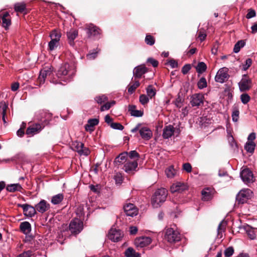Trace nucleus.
I'll list each match as a JSON object with an SVG mask.
<instances>
[{"mask_svg": "<svg viewBox=\"0 0 257 257\" xmlns=\"http://www.w3.org/2000/svg\"><path fill=\"white\" fill-rule=\"evenodd\" d=\"M104 105H102L100 107V110L101 111L109 109L111 107V106L115 104V101L113 100V101H111V102H107L106 101Z\"/></svg>", "mask_w": 257, "mask_h": 257, "instance_id": "obj_42", "label": "nucleus"}, {"mask_svg": "<svg viewBox=\"0 0 257 257\" xmlns=\"http://www.w3.org/2000/svg\"><path fill=\"white\" fill-rule=\"evenodd\" d=\"M206 37V34L204 31H199L198 38L201 42L203 41Z\"/></svg>", "mask_w": 257, "mask_h": 257, "instance_id": "obj_58", "label": "nucleus"}, {"mask_svg": "<svg viewBox=\"0 0 257 257\" xmlns=\"http://www.w3.org/2000/svg\"><path fill=\"white\" fill-rule=\"evenodd\" d=\"M19 206L23 208L24 214L26 216L32 217L36 213L35 207L31 205L25 204H19Z\"/></svg>", "mask_w": 257, "mask_h": 257, "instance_id": "obj_20", "label": "nucleus"}, {"mask_svg": "<svg viewBox=\"0 0 257 257\" xmlns=\"http://www.w3.org/2000/svg\"><path fill=\"white\" fill-rule=\"evenodd\" d=\"M252 192L249 189H244L240 191L236 196V201L238 203L243 204L250 199Z\"/></svg>", "mask_w": 257, "mask_h": 257, "instance_id": "obj_4", "label": "nucleus"}, {"mask_svg": "<svg viewBox=\"0 0 257 257\" xmlns=\"http://www.w3.org/2000/svg\"><path fill=\"white\" fill-rule=\"evenodd\" d=\"M164 239L170 243H175L181 240V234L175 225L165 228Z\"/></svg>", "mask_w": 257, "mask_h": 257, "instance_id": "obj_1", "label": "nucleus"}, {"mask_svg": "<svg viewBox=\"0 0 257 257\" xmlns=\"http://www.w3.org/2000/svg\"><path fill=\"white\" fill-rule=\"evenodd\" d=\"M255 144L253 142H247L245 146V149L249 153H252L255 148Z\"/></svg>", "mask_w": 257, "mask_h": 257, "instance_id": "obj_39", "label": "nucleus"}, {"mask_svg": "<svg viewBox=\"0 0 257 257\" xmlns=\"http://www.w3.org/2000/svg\"><path fill=\"white\" fill-rule=\"evenodd\" d=\"M238 86L241 92L249 90L252 87L251 79L247 75L244 74L238 83Z\"/></svg>", "mask_w": 257, "mask_h": 257, "instance_id": "obj_5", "label": "nucleus"}, {"mask_svg": "<svg viewBox=\"0 0 257 257\" xmlns=\"http://www.w3.org/2000/svg\"><path fill=\"white\" fill-rule=\"evenodd\" d=\"M64 195L63 194L60 193L54 195L51 199V202L54 205L59 204L63 200Z\"/></svg>", "mask_w": 257, "mask_h": 257, "instance_id": "obj_33", "label": "nucleus"}, {"mask_svg": "<svg viewBox=\"0 0 257 257\" xmlns=\"http://www.w3.org/2000/svg\"><path fill=\"white\" fill-rule=\"evenodd\" d=\"M244 45L245 42L243 40L238 41L234 46L233 52L235 53H238Z\"/></svg>", "mask_w": 257, "mask_h": 257, "instance_id": "obj_37", "label": "nucleus"}, {"mask_svg": "<svg viewBox=\"0 0 257 257\" xmlns=\"http://www.w3.org/2000/svg\"><path fill=\"white\" fill-rule=\"evenodd\" d=\"M151 242L152 239L150 237L141 236L137 237L134 241V243L137 247L143 248L150 244Z\"/></svg>", "mask_w": 257, "mask_h": 257, "instance_id": "obj_12", "label": "nucleus"}, {"mask_svg": "<svg viewBox=\"0 0 257 257\" xmlns=\"http://www.w3.org/2000/svg\"><path fill=\"white\" fill-rule=\"evenodd\" d=\"M138 164L137 160H129L124 164L122 169L127 173H134L138 167Z\"/></svg>", "mask_w": 257, "mask_h": 257, "instance_id": "obj_13", "label": "nucleus"}, {"mask_svg": "<svg viewBox=\"0 0 257 257\" xmlns=\"http://www.w3.org/2000/svg\"><path fill=\"white\" fill-rule=\"evenodd\" d=\"M246 232L251 239H253L255 237V234L254 231L252 228H248L246 229Z\"/></svg>", "mask_w": 257, "mask_h": 257, "instance_id": "obj_56", "label": "nucleus"}, {"mask_svg": "<svg viewBox=\"0 0 257 257\" xmlns=\"http://www.w3.org/2000/svg\"><path fill=\"white\" fill-rule=\"evenodd\" d=\"M26 9L25 3H17L14 5V9L16 12L23 13Z\"/></svg>", "mask_w": 257, "mask_h": 257, "instance_id": "obj_32", "label": "nucleus"}, {"mask_svg": "<svg viewBox=\"0 0 257 257\" xmlns=\"http://www.w3.org/2000/svg\"><path fill=\"white\" fill-rule=\"evenodd\" d=\"M8 105L5 102H1L0 103V111H2V114H6L7 110Z\"/></svg>", "mask_w": 257, "mask_h": 257, "instance_id": "obj_54", "label": "nucleus"}, {"mask_svg": "<svg viewBox=\"0 0 257 257\" xmlns=\"http://www.w3.org/2000/svg\"><path fill=\"white\" fill-rule=\"evenodd\" d=\"M123 236L122 232L120 229L111 228L108 234V238L112 241L117 242L121 240Z\"/></svg>", "mask_w": 257, "mask_h": 257, "instance_id": "obj_9", "label": "nucleus"}, {"mask_svg": "<svg viewBox=\"0 0 257 257\" xmlns=\"http://www.w3.org/2000/svg\"><path fill=\"white\" fill-rule=\"evenodd\" d=\"M183 170L187 173H190L192 171V166L189 163H186L183 165Z\"/></svg>", "mask_w": 257, "mask_h": 257, "instance_id": "obj_59", "label": "nucleus"}, {"mask_svg": "<svg viewBox=\"0 0 257 257\" xmlns=\"http://www.w3.org/2000/svg\"><path fill=\"white\" fill-rule=\"evenodd\" d=\"M207 69L206 65H196V69L197 72L201 74L206 71Z\"/></svg>", "mask_w": 257, "mask_h": 257, "instance_id": "obj_57", "label": "nucleus"}, {"mask_svg": "<svg viewBox=\"0 0 257 257\" xmlns=\"http://www.w3.org/2000/svg\"><path fill=\"white\" fill-rule=\"evenodd\" d=\"M240 99L242 103L247 104L250 100V97L247 93H243L240 95Z\"/></svg>", "mask_w": 257, "mask_h": 257, "instance_id": "obj_47", "label": "nucleus"}, {"mask_svg": "<svg viewBox=\"0 0 257 257\" xmlns=\"http://www.w3.org/2000/svg\"><path fill=\"white\" fill-rule=\"evenodd\" d=\"M95 101L100 104L106 102L108 100V98L105 95H99L95 98Z\"/></svg>", "mask_w": 257, "mask_h": 257, "instance_id": "obj_40", "label": "nucleus"}, {"mask_svg": "<svg viewBox=\"0 0 257 257\" xmlns=\"http://www.w3.org/2000/svg\"><path fill=\"white\" fill-rule=\"evenodd\" d=\"M49 208L50 204L44 200H42L35 206L36 210L41 213L47 211Z\"/></svg>", "mask_w": 257, "mask_h": 257, "instance_id": "obj_21", "label": "nucleus"}, {"mask_svg": "<svg viewBox=\"0 0 257 257\" xmlns=\"http://www.w3.org/2000/svg\"><path fill=\"white\" fill-rule=\"evenodd\" d=\"M255 15H256L255 11L253 10L250 9V10H249V12L246 14V18L247 19H251L252 18L254 17L255 16Z\"/></svg>", "mask_w": 257, "mask_h": 257, "instance_id": "obj_60", "label": "nucleus"}, {"mask_svg": "<svg viewBox=\"0 0 257 257\" xmlns=\"http://www.w3.org/2000/svg\"><path fill=\"white\" fill-rule=\"evenodd\" d=\"M124 211L127 216L133 217L138 213L137 208L132 203L126 204L123 206Z\"/></svg>", "mask_w": 257, "mask_h": 257, "instance_id": "obj_15", "label": "nucleus"}, {"mask_svg": "<svg viewBox=\"0 0 257 257\" xmlns=\"http://www.w3.org/2000/svg\"><path fill=\"white\" fill-rule=\"evenodd\" d=\"M124 255L126 257H141L140 253L136 252L133 248L131 247L125 250Z\"/></svg>", "mask_w": 257, "mask_h": 257, "instance_id": "obj_29", "label": "nucleus"}, {"mask_svg": "<svg viewBox=\"0 0 257 257\" xmlns=\"http://www.w3.org/2000/svg\"><path fill=\"white\" fill-rule=\"evenodd\" d=\"M68 73V70L66 68V65H61L59 68L57 72L58 75H66Z\"/></svg>", "mask_w": 257, "mask_h": 257, "instance_id": "obj_48", "label": "nucleus"}, {"mask_svg": "<svg viewBox=\"0 0 257 257\" xmlns=\"http://www.w3.org/2000/svg\"><path fill=\"white\" fill-rule=\"evenodd\" d=\"M52 71L51 68H44L40 71L39 78H41V77L45 78L47 75L50 74Z\"/></svg>", "mask_w": 257, "mask_h": 257, "instance_id": "obj_41", "label": "nucleus"}, {"mask_svg": "<svg viewBox=\"0 0 257 257\" xmlns=\"http://www.w3.org/2000/svg\"><path fill=\"white\" fill-rule=\"evenodd\" d=\"M99 120L97 118L90 119L88 120L87 124L85 126V130L87 131H93V127L98 124Z\"/></svg>", "mask_w": 257, "mask_h": 257, "instance_id": "obj_26", "label": "nucleus"}, {"mask_svg": "<svg viewBox=\"0 0 257 257\" xmlns=\"http://www.w3.org/2000/svg\"><path fill=\"white\" fill-rule=\"evenodd\" d=\"M99 51V50H98V51H96V50H93L92 52H89L88 54L86 55L87 59H94L97 57V54L98 53Z\"/></svg>", "mask_w": 257, "mask_h": 257, "instance_id": "obj_44", "label": "nucleus"}, {"mask_svg": "<svg viewBox=\"0 0 257 257\" xmlns=\"http://www.w3.org/2000/svg\"><path fill=\"white\" fill-rule=\"evenodd\" d=\"M140 134L142 138L145 140H150L153 136V133L151 130L146 126L142 127L140 129Z\"/></svg>", "mask_w": 257, "mask_h": 257, "instance_id": "obj_22", "label": "nucleus"}, {"mask_svg": "<svg viewBox=\"0 0 257 257\" xmlns=\"http://www.w3.org/2000/svg\"><path fill=\"white\" fill-rule=\"evenodd\" d=\"M140 86V82L138 80H135L134 82H131L127 86L128 92L132 94L135 92L136 89Z\"/></svg>", "mask_w": 257, "mask_h": 257, "instance_id": "obj_31", "label": "nucleus"}, {"mask_svg": "<svg viewBox=\"0 0 257 257\" xmlns=\"http://www.w3.org/2000/svg\"><path fill=\"white\" fill-rule=\"evenodd\" d=\"M58 44L59 42H55L54 41L51 40L48 43V50L51 51L54 50L57 47Z\"/></svg>", "mask_w": 257, "mask_h": 257, "instance_id": "obj_50", "label": "nucleus"}, {"mask_svg": "<svg viewBox=\"0 0 257 257\" xmlns=\"http://www.w3.org/2000/svg\"><path fill=\"white\" fill-rule=\"evenodd\" d=\"M225 226L223 225V222H220L218 226V235H219L220 233H222V231H224Z\"/></svg>", "mask_w": 257, "mask_h": 257, "instance_id": "obj_61", "label": "nucleus"}, {"mask_svg": "<svg viewBox=\"0 0 257 257\" xmlns=\"http://www.w3.org/2000/svg\"><path fill=\"white\" fill-rule=\"evenodd\" d=\"M78 36V31L75 30H70L67 33V38L69 40L70 45L73 46L74 45V40Z\"/></svg>", "mask_w": 257, "mask_h": 257, "instance_id": "obj_24", "label": "nucleus"}, {"mask_svg": "<svg viewBox=\"0 0 257 257\" xmlns=\"http://www.w3.org/2000/svg\"><path fill=\"white\" fill-rule=\"evenodd\" d=\"M191 69V65H184L182 72L184 74H187Z\"/></svg>", "mask_w": 257, "mask_h": 257, "instance_id": "obj_62", "label": "nucleus"}, {"mask_svg": "<svg viewBox=\"0 0 257 257\" xmlns=\"http://www.w3.org/2000/svg\"><path fill=\"white\" fill-rule=\"evenodd\" d=\"M36 119L41 121V123L48 125L51 119L52 114L47 111L42 110L39 111L36 115Z\"/></svg>", "mask_w": 257, "mask_h": 257, "instance_id": "obj_6", "label": "nucleus"}, {"mask_svg": "<svg viewBox=\"0 0 257 257\" xmlns=\"http://www.w3.org/2000/svg\"><path fill=\"white\" fill-rule=\"evenodd\" d=\"M165 173L168 178H172L176 175V171L173 166H170L166 169Z\"/></svg>", "mask_w": 257, "mask_h": 257, "instance_id": "obj_36", "label": "nucleus"}, {"mask_svg": "<svg viewBox=\"0 0 257 257\" xmlns=\"http://www.w3.org/2000/svg\"><path fill=\"white\" fill-rule=\"evenodd\" d=\"M83 228V222L78 218L72 219L69 224V229L73 235L79 234Z\"/></svg>", "mask_w": 257, "mask_h": 257, "instance_id": "obj_3", "label": "nucleus"}, {"mask_svg": "<svg viewBox=\"0 0 257 257\" xmlns=\"http://www.w3.org/2000/svg\"><path fill=\"white\" fill-rule=\"evenodd\" d=\"M146 72L147 68L145 65H138L135 68L133 73L136 77L140 78Z\"/></svg>", "mask_w": 257, "mask_h": 257, "instance_id": "obj_23", "label": "nucleus"}, {"mask_svg": "<svg viewBox=\"0 0 257 257\" xmlns=\"http://www.w3.org/2000/svg\"><path fill=\"white\" fill-rule=\"evenodd\" d=\"M86 30L89 37H96L100 34V30L92 24H89L86 26Z\"/></svg>", "mask_w": 257, "mask_h": 257, "instance_id": "obj_17", "label": "nucleus"}, {"mask_svg": "<svg viewBox=\"0 0 257 257\" xmlns=\"http://www.w3.org/2000/svg\"><path fill=\"white\" fill-rule=\"evenodd\" d=\"M50 37L51 40L55 42H59L61 37V34L57 30H54L50 33Z\"/></svg>", "mask_w": 257, "mask_h": 257, "instance_id": "obj_35", "label": "nucleus"}, {"mask_svg": "<svg viewBox=\"0 0 257 257\" xmlns=\"http://www.w3.org/2000/svg\"><path fill=\"white\" fill-rule=\"evenodd\" d=\"M215 190L212 188H204L201 192L202 199L204 201H208L211 200L213 197Z\"/></svg>", "mask_w": 257, "mask_h": 257, "instance_id": "obj_19", "label": "nucleus"}, {"mask_svg": "<svg viewBox=\"0 0 257 257\" xmlns=\"http://www.w3.org/2000/svg\"><path fill=\"white\" fill-rule=\"evenodd\" d=\"M147 95L151 99L153 97L155 96L156 94V89L152 85H149L147 88Z\"/></svg>", "mask_w": 257, "mask_h": 257, "instance_id": "obj_38", "label": "nucleus"}, {"mask_svg": "<svg viewBox=\"0 0 257 257\" xmlns=\"http://www.w3.org/2000/svg\"><path fill=\"white\" fill-rule=\"evenodd\" d=\"M22 189L21 186L18 183L10 184L7 187V190L11 192L20 191Z\"/></svg>", "mask_w": 257, "mask_h": 257, "instance_id": "obj_34", "label": "nucleus"}, {"mask_svg": "<svg viewBox=\"0 0 257 257\" xmlns=\"http://www.w3.org/2000/svg\"><path fill=\"white\" fill-rule=\"evenodd\" d=\"M45 124L41 123H35L27 128L26 134L30 136H33L35 135L40 133L45 127Z\"/></svg>", "mask_w": 257, "mask_h": 257, "instance_id": "obj_7", "label": "nucleus"}, {"mask_svg": "<svg viewBox=\"0 0 257 257\" xmlns=\"http://www.w3.org/2000/svg\"><path fill=\"white\" fill-rule=\"evenodd\" d=\"M174 132V128L173 126H167L163 130V137L164 139H168L173 135Z\"/></svg>", "mask_w": 257, "mask_h": 257, "instance_id": "obj_27", "label": "nucleus"}, {"mask_svg": "<svg viewBox=\"0 0 257 257\" xmlns=\"http://www.w3.org/2000/svg\"><path fill=\"white\" fill-rule=\"evenodd\" d=\"M188 189L187 185L181 182H177L174 183L170 188V190L172 193L175 192H182Z\"/></svg>", "mask_w": 257, "mask_h": 257, "instance_id": "obj_16", "label": "nucleus"}, {"mask_svg": "<svg viewBox=\"0 0 257 257\" xmlns=\"http://www.w3.org/2000/svg\"><path fill=\"white\" fill-rule=\"evenodd\" d=\"M240 177L242 181L246 184L253 182V174L248 168H245L241 171Z\"/></svg>", "mask_w": 257, "mask_h": 257, "instance_id": "obj_14", "label": "nucleus"}, {"mask_svg": "<svg viewBox=\"0 0 257 257\" xmlns=\"http://www.w3.org/2000/svg\"><path fill=\"white\" fill-rule=\"evenodd\" d=\"M131 159H135L134 160H137L140 157V155L136 151H131L128 153V156Z\"/></svg>", "mask_w": 257, "mask_h": 257, "instance_id": "obj_46", "label": "nucleus"}, {"mask_svg": "<svg viewBox=\"0 0 257 257\" xmlns=\"http://www.w3.org/2000/svg\"><path fill=\"white\" fill-rule=\"evenodd\" d=\"M155 42V38L153 36L150 35H147L145 38V42L147 44L152 46L154 44Z\"/></svg>", "mask_w": 257, "mask_h": 257, "instance_id": "obj_45", "label": "nucleus"}, {"mask_svg": "<svg viewBox=\"0 0 257 257\" xmlns=\"http://www.w3.org/2000/svg\"><path fill=\"white\" fill-rule=\"evenodd\" d=\"M138 232V228L136 226H132L130 227V232L131 234H136Z\"/></svg>", "mask_w": 257, "mask_h": 257, "instance_id": "obj_63", "label": "nucleus"}, {"mask_svg": "<svg viewBox=\"0 0 257 257\" xmlns=\"http://www.w3.org/2000/svg\"><path fill=\"white\" fill-rule=\"evenodd\" d=\"M20 229L25 234H28L31 230V225L29 222L25 221L21 223Z\"/></svg>", "mask_w": 257, "mask_h": 257, "instance_id": "obj_30", "label": "nucleus"}, {"mask_svg": "<svg viewBox=\"0 0 257 257\" xmlns=\"http://www.w3.org/2000/svg\"><path fill=\"white\" fill-rule=\"evenodd\" d=\"M198 87L199 89H203L207 86V82L206 79L204 77L200 78L198 82Z\"/></svg>", "mask_w": 257, "mask_h": 257, "instance_id": "obj_49", "label": "nucleus"}, {"mask_svg": "<svg viewBox=\"0 0 257 257\" xmlns=\"http://www.w3.org/2000/svg\"><path fill=\"white\" fill-rule=\"evenodd\" d=\"M72 149L77 152L80 155L87 156L90 153L88 148L84 147V144L78 141L74 142L72 144Z\"/></svg>", "mask_w": 257, "mask_h": 257, "instance_id": "obj_8", "label": "nucleus"}, {"mask_svg": "<svg viewBox=\"0 0 257 257\" xmlns=\"http://www.w3.org/2000/svg\"><path fill=\"white\" fill-rule=\"evenodd\" d=\"M234 252V249L232 246L228 247L224 250V255L226 257H230Z\"/></svg>", "mask_w": 257, "mask_h": 257, "instance_id": "obj_52", "label": "nucleus"}, {"mask_svg": "<svg viewBox=\"0 0 257 257\" xmlns=\"http://www.w3.org/2000/svg\"><path fill=\"white\" fill-rule=\"evenodd\" d=\"M168 195V191L165 188L158 189L152 198V204L154 208H158L160 204L165 201Z\"/></svg>", "mask_w": 257, "mask_h": 257, "instance_id": "obj_2", "label": "nucleus"}, {"mask_svg": "<svg viewBox=\"0 0 257 257\" xmlns=\"http://www.w3.org/2000/svg\"><path fill=\"white\" fill-rule=\"evenodd\" d=\"M128 156V153L126 152H124L121 154H120L114 160V163L116 164L119 165V164H122L124 163H126L127 161L126 160L127 157Z\"/></svg>", "mask_w": 257, "mask_h": 257, "instance_id": "obj_25", "label": "nucleus"}, {"mask_svg": "<svg viewBox=\"0 0 257 257\" xmlns=\"http://www.w3.org/2000/svg\"><path fill=\"white\" fill-rule=\"evenodd\" d=\"M228 71V69L226 67H223L220 69L215 76V81L217 82L222 83L227 80L229 76Z\"/></svg>", "mask_w": 257, "mask_h": 257, "instance_id": "obj_10", "label": "nucleus"}, {"mask_svg": "<svg viewBox=\"0 0 257 257\" xmlns=\"http://www.w3.org/2000/svg\"><path fill=\"white\" fill-rule=\"evenodd\" d=\"M128 111L133 116L136 117H141L143 115V111L136 109V106L134 105L128 106Z\"/></svg>", "mask_w": 257, "mask_h": 257, "instance_id": "obj_28", "label": "nucleus"}, {"mask_svg": "<svg viewBox=\"0 0 257 257\" xmlns=\"http://www.w3.org/2000/svg\"><path fill=\"white\" fill-rule=\"evenodd\" d=\"M110 126L114 128L119 130H122L124 128L123 126L120 123L117 122H112L110 123Z\"/></svg>", "mask_w": 257, "mask_h": 257, "instance_id": "obj_55", "label": "nucleus"}, {"mask_svg": "<svg viewBox=\"0 0 257 257\" xmlns=\"http://www.w3.org/2000/svg\"><path fill=\"white\" fill-rule=\"evenodd\" d=\"M183 101V100L181 98L180 95L178 94L174 103L177 107L180 108L182 106Z\"/></svg>", "mask_w": 257, "mask_h": 257, "instance_id": "obj_53", "label": "nucleus"}, {"mask_svg": "<svg viewBox=\"0 0 257 257\" xmlns=\"http://www.w3.org/2000/svg\"><path fill=\"white\" fill-rule=\"evenodd\" d=\"M2 26L6 30L9 29L11 25V18L8 12H6L1 14Z\"/></svg>", "mask_w": 257, "mask_h": 257, "instance_id": "obj_18", "label": "nucleus"}, {"mask_svg": "<svg viewBox=\"0 0 257 257\" xmlns=\"http://www.w3.org/2000/svg\"><path fill=\"white\" fill-rule=\"evenodd\" d=\"M204 95L202 93H195L191 96L190 103L192 107H199L203 104Z\"/></svg>", "mask_w": 257, "mask_h": 257, "instance_id": "obj_11", "label": "nucleus"}, {"mask_svg": "<svg viewBox=\"0 0 257 257\" xmlns=\"http://www.w3.org/2000/svg\"><path fill=\"white\" fill-rule=\"evenodd\" d=\"M19 88V83L18 82H15L12 84L11 89L13 91H15Z\"/></svg>", "mask_w": 257, "mask_h": 257, "instance_id": "obj_64", "label": "nucleus"}, {"mask_svg": "<svg viewBox=\"0 0 257 257\" xmlns=\"http://www.w3.org/2000/svg\"><path fill=\"white\" fill-rule=\"evenodd\" d=\"M239 111L237 108H234L232 113V120L236 122L239 117Z\"/></svg>", "mask_w": 257, "mask_h": 257, "instance_id": "obj_51", "label": "nucleus"}, {"mask_svg": "<svg viewBox=\"0 0 257 257\" xmlns=\"http://www.w3.org/2000/svg\"><path fill=\"white\" fill-rule=\"evenodd\" d=\"M150 99L148 96L145 94H141L139 97V101L142 105H145L148 103Z\"/></svg>", "mask_w": 257, "mask_h": 257, "instance_id": "obj_43", "label": "nucleus"}]
</instances>
